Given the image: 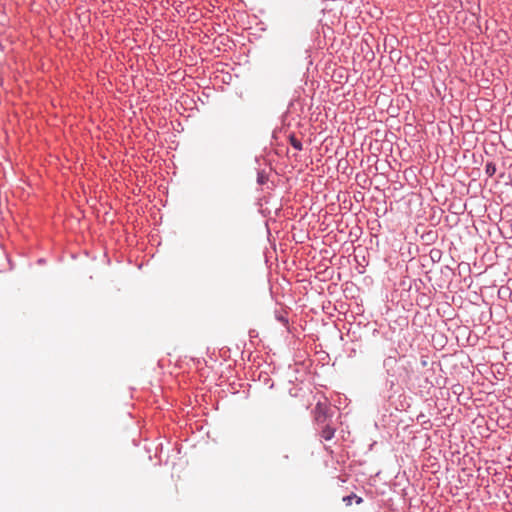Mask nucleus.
<instances>
[{
	"label": "nucleus",
	"mask_w": 512,
	"mask_h": 512,
	"mask_svg": "<svg viewBox=\"0 0 512 512\" xmlns=\"http://www.w3.org/2000/svg\"><path fill=\"white\" fill-rule=\"evenodd\" d=\"M496 171V168L494 165H492L491 163H488L486 165V172L488 173V175L492 176Z\"/></svg>",
	"instance_id": "5"
},
{
	"label": "nucleus",
	"mask_w": 512,
	"mask_h": 512,
	"mask_svg": "<svg viewBox=\"0 0 512 512\" xmlns=\"http://www.w3.org/2000/svg\"><path fill=\"white\" fill-rule=\"evenodd\" d=\"M335 429L332 428L329 424H325L321 431V437L325 440H331L334 437Z\"/></svg>",
	"instance_id": "2"
},
{
	"label": "nucleus",
	"mask_w": 512,
	"mask_h": 512,
	"mask_svg": "<svg viewBox=\"0 0 512 512\" xmlns=\"http://www.w3.org/2000/svg\"><path fill=\"white\" fill-rule=\"evenodd\" d=\"M328 407L326 404L318 402L314 409L315 420L318 424H325L327 419Z\"/></svg>",
	"instance_id": "1"
},
{
	"label": "nucleus",
	"mask_w": 512,
	"mask_h": 512,
	"mask_svg": "<svg viewBox=\"0 0 512 512\" xmlns=\"http://www.w3.org/2000/svg\"><path fill=\"white\" fill-rule=\"evenodd\" d=\"M353 499H356V503L357 504H360L362 503V498L361 497H357L355 494H351V495H348V496H345L343 497V502L347 505V506H350L352 505V501Z\"/></svg>",
	"instance_id": "3"
},
{
	"label": "nucleus",
	"mask_w": 512,
	"mask_h": 512,
	"mask_svg": "<svg viewBox=\"0 0 512 512\" xmlns=\"http://www.w3.org/2000/svg\"><path fill=\"white\" fill-rule=\"evenodd\" d=\"M290 143L291 145L297 149V150H301L302 149V143L300 140H298L297 138H295L294 136H291L290 137Z\"/></svg>",
	"instance_id": "4"
}]
</instances>
